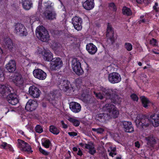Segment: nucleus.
<instances>
[{
	"label": "nucleus",
	"instance_id": "2eb2a0df",
	"mask_svg": "<svg viewBox=\"0 0 159 159\" xmlns=\"http://www.w3.org/2000/svg\"><path fill=\"white\" fill-rule=\"evenodd\" d=\"M79 144L83 148L88 149L89 150V152L92 155L94 154L96 152L94 145L92 142H89L88 144L82 143H80Z\"/></svg>",
	"mask_w": 159,
	"mask_h": 159
},
{
	"label": "nucleus",
	"instance_id": "052dcab7",
	"mask_svg": "<svg viewBox=\"0 0 159 159\" xmlns=\"http://www.w3.org/2000/svg\"><path fill=\"white\" fill-rule=\"evenodd\" d=\"M49 101L51 103H52V104H53V105H54V102H53V101H54L53 100V101H52V100H49Z\"/></svg>",
	"mask_w": 159,
	"mask_h": 159
},
{
	"label": "nucleus",
	"instance_id": "4c0bfd02",
	"mask_svg": "<svg viewBox=\"0 0 159 159\" xmlns=\"http://www.w3.org/2000/svg\"><path fill=\"white\" fill-rule=\"evenodd\" d=\"M86 50H97V48L92 43H90L86 45Z\"/></svg>",
	"mask_w": 159,
	"mask_h": 159
},
{
	"label": "nucleus",
	"instance_id": "a18cd8bd",
	"mask_svg": "<svg viewBox=\"0 0 159 159\" xmlns=\"http://www.w3.org/2000/svg\"><path fill=\"white\" fill-rule=\"evenodd\" d=\"M131 98L134 101H137L138 100V96L135 94H132L131 95Z\"/></svg>",
	"mask_w": 159,
	"mask_h": 159
},
{
	"label": "nucleus",
	"instance_id": "f3484780",
	"mask_svg": "<svg viewBox=\"0 0 159 159\" xmlns=\"http://www.w3.org/2000/svg\"><path fill=\"white\" fill-rule=\"evenodd\" d=\"M70 108L73 112L75 113L79 112L81 109L80 104L74 102H72L70 103Z\"/></svg>",
	"mask_w": 159,
	"mask_h": 159
},
{
	"label": "nucleus",
	"instance_id": "13d9d810",
	"mask_svg": "<svg viewBox=\"0 0 159 159\" xmlns=\"http://www.w3.org/2000/svg\"><path fill=\"white\" fill-rule=\"evenodd\" d=\"M156 7L154 5L153 6V9L155 10L156 11V12H158V10L157 9V8L156 7Z\"/></svg>",
	"mask_w": 159,
	"mask_h": 159
},
{
	"label": "nucleus",
	"instance_id": "69168bd1",
	"mask_svg": "<svg viewBox=\"0 0 159 159\" xmlns=\"http://www.w3.org/2000/svg\"><path fill=\"white\" fill-rule=\"evenodd\" d=\"M116 159H121V158L119 157H117Z\"/></svg>",
	"mask_w": 159,
	"mask_h": 159
},
{
	"label": "nucleus",
	"instance_id": "9b49d317",
	"mask_svg": "<svg viewBox=\"0 0 159 159\" xmlns=\"http://www.w3.org/2000/svg\"><path fill=\"white\" fill-rule=\"evenodd\" d=\"M34 76L40 80H44L47 77V74L42 70L37 69L34 70L33 71Z\"/></svg>",
	"mask_w": 159,
	"mask_h": 159
},
{
	"label": "nucleus",
	"instance_id": "c85d7f7f",
	"mask_svg": "<svg viewBox=\"0 0 159 159\" xmlns=\"http://www.w3.org/2000/svg\"><path fill=\"white\" fill-rule=\"evenodd\" d=\"M68 120L75 126H78L80 124V121L74 117H69Z\"/></svg>",
	"mask_w": 159,
	"mask_h": 159
},
{
	"label": "nucleus",
	"instance_id": "6e6d98bb",
	"mask_svg": "<svg viewBox=\"0 0 159 159\" xmlns=\"http://www.w3.org/2000/svg\"><path fill=\"white\" fill-rule=\"evenodd\" d=\"M135 146L137 148H139L140 147V144L139 142L137 141L135 143Z\"/></svg>",
	"mask_w": 159,
	"mask_h": 159
},
{
	"label": "nucleus",
	"instance_id": "7ed1b4c3",
	"mask_svg": "<svg viewBox=\"0 0 159 159\" xmlns=\"http://www.w3.org/2000/svg\"><path fill=\"white\" fill-rule=\"evenodd\" d=\"M0 93L2 94L6 93H9L7 97V99L8 102L11 105H15L18 103V96L15 93L13 89L11 86L8 85H1L0 86Z\"/></svg>",
	"mask_w": 159,
	"mask_h": 159
},
{
	"label": "nucleus",
	"instance_id": "f704fd0d",
	"mask_svg": "<svg viewBox=\"0 0 159 159\" xmlns=\"http://www.w3.org/2000/svg\"><path fill=\"white\" fill-rule=\"evenodd\" d=\"M51 47L53 50H57L60 48L61 45L57 42H54L52 43Z\"/></svg>",
	"mask_w": 159,
	"mask_h": 159
},
{
	"label": "nucleus",
	"instance_id": "dca6fc26",
	"mask_svg": "<svg viewBox=\"0 0 159 159\" xmlns=\"http://www.w3.org/2000/svg\"><path fill=\"white\" fill-rule=\"evenodd\" d=\"M120 123L123 124L125 132L131 133L134 131V128L131 122L124 121L120 122Z\"/></svg>",
	"mask_w": 159,
	"mask_h": 159
},
{
	"label": "nucleus",
	"instance_id": "4468645a",
	"mask_svg": "<svg viewBox=\"0 0 159 159\" xmlns=\"http://www.w3.org/2000/svg\"><path fill=\"white\" fill-rule=\"evenodd\" d=\"M38 106L37 102L33 100H29L26 103L25 109L28 111H32L35 110Z\"/></svg>",
	"mask_w": 159,
	"mask_h": 159
},
{
	"label": "nucleus",
	"instance_id": "f8f14e48",
	"mask_svg": "<svg viewBox=\"0 0 159 159\" xmlns=\"http://www.w3.org/2000/svg\"><path fill=\"white\" fill-rule=\"evenodd\" d=\"M72 23L76 30L79 31L82 29L81 24L82 21V19L81 18L75 16L72 19Z\"/></svg>",
	"mask_w": 159,
	"mask_h": 159
},
{
	"label": "nucleus",
	"instance_id": "8fccbe9b",
	"mask_svg": "<svg viewBox=\"0 0 159 159\" xmlns=\"http://www.w3.org/2000/svg\"><path fill=\"white\" fill-rule=\"evenodd\" d=\"M61 123L62 125V127L63 128L66 129L67 128L68 125L66 124H65L63 120H61Z\"/></svg>",
	"mask_w": 159,
	"mask_h": 159
},
{
	"label": "nucleus",
	"instance_id": "7c9ffc66",
	"mask_svg": "<svg viewBox=\"0 0 159 159\" xmlns=\"http://www.w3.org/2000/svg\"><path fill=\"white\" fill-rule=\"evenodd\" d=\"M2 148H4L8 150L11 151H13V149L11 146L7 143L4 142L2 143L1 145Z\"/></svg>",
	"mask_w": 159,
	"mask_h": 159
},
{
	"label": "nucleus",
	"instance_id": "603ef678",
	"mask_svg": "<svg viewBox=\"0 0 159 159\" xmlns=\"http://www.w3.org/2000/svg\"><path fill=\"white\" fill-rule=\"evenodd\" d=\"M78 149L77 152V154L79 156H81L83 154L82 151L80 148H79Z\"/></svg>",
	"mask_w": 159,
	"mask_h": 159
},
{
	"label": "nucleus",
	"instance_id": "79ce46f5",
	"mask_svg": "<svg viewBox=\"0 0 159 159\" xmlns=\"http://www.w3.org/2000/svg\"><path fill=\"white\" fill-rule=\"evenodd\" d=\"M125 48L127 50H132V44L129 43H125Z\"/></svg>",
	"mask_w": 159,
	"mask_h": 159
},
{
	"label": "nucleus",
	"instance_id": "20e7f679",
	"mask_svg": "<svg viewBox=\"0 0 159 159\" xmlns=\"http://www.w3.org/2000/svg\"><path fill=\"white\" fill-rule=\"evenodd\" d=\"M131 117L134 120L136 126L140 129L143 128L149 125L147 122L148 119L141 115L138 114L136 112L134 113V115L132 114Z\"/></svg>",
	"mask_w": 159,
	"mask_h": 159
},
{
	"label": "nucleus",
	"instance_id": "6e6552de",
	"mask_svg": "<svg viewBox=\"0 0 159 159\" xmlns=\"http://www.w3.org/2000/svg\"><path fill=\"white\" fill-rule=\"evenodd\" d=\"M17 146L21 150L28 153H32L33 152L30 146L22 140L18 139Z\"/></svg>",
	"mask_w": 159,
	"mask_h": 159
},
{
	"label": "nucleus",
	"instance_id": "a211bd4d",
	"mask_svg": "<svg viewBox=\"0 0 159 159\" xmlns=\"http://www.w3.org/2000/svg\"><path fill=\"white\" fill-rule=\"evenodd\" d=\"M6 69L9 72H12L16 69V64L15 61L13 60H10L6 65Z\"/></svg>",
	"mask_w": 159,
	"mask_h": 159
},
{
	"label": "nucleus",
	"instance_id": "5701e85b",
	"mask_svg": "<svg viewBox=\"0 0 159 159\" xmlns=\"http://www.w3.org/2000/svg\"><path fill=\"white\" fill-rule=\"evenodd\" d=\"M94 0H87L83 4L84 7L87 10H90L94 7Z\"/></svg>",
	"mask_w": 159,
	"mask_h": 159
},
{
	"label": "nucleus",
	"instance_id": "864d4df0",
	"mask_svg": "<svg viewBox=\"0 0 159 159\" xmlns=\"http://www.w3.org/2000/svg\"><path fill=\"white\" fill-rule=\"evenodd\" d=\"M42 7L41 4L39 3L38 6V9L39 10V12H42L43 11Z\"/></svg>",
	"mask_w": 159,
	"mask_h": 159
},
{
	"label": "nucleus",
	"instance_id": "ddd939ff",
	"mask_svg": "<svg viewBox=\"0 0 159 159\" xmlns=\"http://www.w3.org/2000/svg\"><path fill=\"white\" fill-rule=\"evenodd\" d=\"M40 93V90L36 86H32L29 87V93L32 97L38 98L39 97Z\"/></svg>",
	"mask_w": 159,
	"mask_h": 159
},
{
	"label": "nucleus",
	"instance_id": "ea45409f",
	"mask_svg": "<svg viewBox=\"0 0 159 159\" xmlns=\"http://www.w3.org/2000/svg\"><path fill=\"white\" fill-rule=\"evenodd\" d=\"M36 131L39 133H41L43 131L42 127L39 125H37L35 127Z\"/></svg>",
	"mask_w": 159,
	"mask_h": 159
},
{
	"label": "nucleus",
	"instance_id": "412c9836",
	"mask_svg": "<svg viewBox=\"0 0 159 159\" xmlns=\"http://www.w3.org/2000/svg\"><path fill=\"white\" fill-rule=\"evenodd\" d=\"M109 34H111L112 35V37H110V39L111 41V43L113 44L115 40V39L113 37L114 32L112 30L111 25L109 23H108L107 29L106 36L107 37L109 36Z\"/></svg>",
	"mask_w": 159,
	"mask_h": 159
},
{
	"label": "nucleus",
	"instance_id": "a19ab883",
	"mask_svg": "<svg viewBox=\"0 0 159 159\" xmlns=\"http://www.w3.org/2000/svg\"><path fill=\"white\" fill-rule=\"evenodd\" d=\"M92 130L97 132L98 134H101L102 133L104 130L102 128H99V129H96V128H93Z\"/></svg>",
	"mask_w": 159,
	"mask_h": 159
},
{
	"label": "nucleus",
	"instance_id": "c03bdc74",
	"mask_svg": "<svg viewBox=\"0 0 159 159\" xmlns=\"http://www.w3.org/2000/svg\"><path fill=\"white\" fill-rule=\"evenodd\" d=\"M149 43L150 44L152 45L153 46L157 45V40L154 38L152 39L150 41Z\"/></svg>",
	"mask_w": 159,
	"mask_h": 159
},
{
	"label": "nucleus",
	"instance_id": "cd10ccee",
	"mask_svg": "<svg viewBox=\"0 0 159 159\" xmlns=\"http://www.w3.org/2000/svg\"><path fill=\"white\" fill-rule=\"evenodd\" d=\"M146 140L147 141V144L150 146H152L155 142V138L154 137L153 135H150L146 138Z\"/></svg>",
	"mask_w": 159,
	"mask_h": 159
},
{
	"label": "nucleus",
	"instance_id": "3c124183",
	"mask_svg": "<svg viewBox=\"0 0 159 159\" xmlns=\"http://www.w3.org/2000/svg\"><path fill=\"white\" fill-rule=\"evenodd\" d=\"M88 51L89 54L93 55L96 52L97 50H88Z\"/></svg>",
	"mask_w": 159,
	"mask_h": 159
},
{
	"label": "nucleus",
	"instance_id": "2f4dec72",
	"mask_svg": "<svg viewBox=\"0 0 159 159\" xmlns=\"http://www.w3.org/2000/svg\"><path fill=\"white\" fill-rule=\"evenodd\" d=\"M50 131L54 134L57 135L60 132L59 130L56 127L53 125H51L49 128Z\"/></svg>",
	"mask_w": 159,
	"mask_h": 159
},
{
	"label": "nucleus",
	"instance_id": "f257e3e1",
	"mask_svg": "<svg viewBox=\"0 0 159 159\" xmlns=\"http://www.w3.org/2000/svg\"><path fill=\"white\" fill-rule=\"evenodd\" d=\"M99 90L100 91L96 93L94 92L96 97L98 98L102 99L104 98L109 99L111 102L115 104H120L122 101V99L119 98L115 93H113L112 90H107L102 87H100Z\"/></svg>",
	"mask_w": 159,
	"mask_h": 159
},
{
	"label": "nucleus",
	"instance_id": "338daca9",
	"mask_svg": "<svg viewBox=\"0 0 159 159\" xmlns=\"http://www.w3.org/2000/svg\"><path fill=\"white\" fill-rule=\"evenodd\" d=\"M144 79H146V75H144Z\"/></svg>",
	"mask_w": 159,
	"mask_h": 159
},
{
	"label": "nucleus",
	"instance_id": "f03ea898",
	"mask_svg": "<svg viewBox=\"0 0 159 159\" xmlns=\"http://www.w3.org/2000/svg\"><path fill=\"white\" fill-rule=\"evenodd\" d=\"M102 110L105 112L100 114L98 116L97 119L99 120L102 118L108 119L113 117L116 118L119 114V111L115 106L111 104H106L103 107Z\"/></svg>",
	"mask_w": 159,
	"mask_h": 159
},
{
	"label": "nucleus",
	"instance_id": "4d7b16f0",
	"mask_svg": "<svg viewBox=\"0 0 159 159\" xmlns=\"http://www.w3.org/2000/svg\"><path fill=\"white\" fill-rule=\"evenodd\" d=\"M73 151L74 152H77V151L78 150V149L76 147H74L73 148Z\"/></svg>",
	"mask_w": 159,
	"mask_h": 159
},
{
	"label": "nucleus",
	"instance_id": "b1692460",
	"mask_svg": "<svg viewBox=\"0 0 159 159\" xmlns=\"http://www.w3.org/2000/svg\"><path fill=\"white\" fill-rule=\"evenodd\" d=\"M45 18L49 20H52L55 18V13L52 10H45L44 12Z\"/></svg>",
	"mask_w": 159,
	"mask_h": 159
},
{
	"label": "nucleus",
	"instance_id": "09e8293b",
	"mask_svg": "<svg viewBox=\"0 0 159 159\" xmlns=\"http://www.w3.org/2000/svg\"><path fill=\"white\" fill-rule=\"evenodd\" d=\"M111 136L115 140L119 139L120 136L118 134H114V135H112Z\"/></svg>",
	"mask_w": 159,
	"mask_h": 159
},
{
	"label": "nucleus",
	"instance_id": "bb28decb",
	"mask_svg": "<svg viewBox=\"0 0 159 159\" xmlns=\"http://www.w3.org/2000/svg\"><path fill=\"white\" fill-rule=\"evenodd\" d=\"M141 99L143 107L145 108H147L151 104V102L145 97H141Z\"/></svg>",
	"mask_w": 159,
	"mask_h": 159
},
{
	"label": "nucleus",
	"instance_id": "c9c22d12",
	"mask_svg": "<svg viewBox=\"0 0 159 159\" xmlns=\"http://www.w3.org/2000/svg\"><path fill=\"white\" fill-rule=\"evenodd\" d=\"M52 4V2L49 1L44 3V8H45V10H52V7L51 5Z\"/></svg>",
	"mask_w": 159,
	"mask_h": 159
},
{
	"label": "nucleus",
	"instance_id": "4be33fe9",
	"mask_svg": "<svg viewBox=\"0 0 159 159\" xmlns=\"http://www.w3.org/2000/svg\"><path fill=\"white\" fill-rule=\"evenodd\" d=\"M4 42V46L5 49H14L16 48L15 46L13 45L11 40L10 38H5Z\"/></svg>",
	"mask_w": 159,
	"mask_h": 159
},
{
	"label": "nucleus",
	"instance_id": "423d86ee",
	"mask_svg": "<svg viewBox=\"0 0 159 159\" xmlns=\"http://www.w3.org/2000/svg\"><path fill=\"white\" fill-rule=\"evenodd\" d=\"M72 67L73 71L78 75H81L84 72L80 62L76 58L73 59L72 60Z\"/></svg>",
	"mask_w": 159,
	"mask_h": 159
},
{
	"label": "nucleus",
	"instance_id": "58836bf2",
	"mask_svg": "<svg viewBox=\"0 0 159 159\" xmlns=\"http://www.w3.org/2000/svg\"><path fill=\"white\" fill-rule=\"evenodd\" d=\"M39 150L41 153L45 156H47L50 153L49 152L42 149L41 147L39 148Z\"/></svg>",
	"mask_w": 159,
	"mask_h": 159
},
{
	"label": "nucleus",
	"instance_id": "9d476101",
	"mask_svg": "<svg viewBox=\"0 0 159 159\" xmlns=\"http://www.w3.org/2000/svg\"><path fill=\"white\" fill-rule=\"evenodd\" d=\"M15 30L16 34L19 33L20 35L21 36H26L27 34V30L25 27L20 23H17Z\"/></svg>",
	"mask_w": 159,
	"mask_h": 159
},
{
	"label": "nucleus",
	"instance_id": "680f3d73",
	"mask_svg": "<svg viewBox=\"0 0 159 159\" xmlns=\"http://www.w3.org/2000/svg\"><path fill=\"white\" fill-rule=\"evenodd\" d=\"M138 64V65H139V66H142V64L141 62H139Z\"/></svg>",
	"mask_w": 159,
	"mask_h": 159
},
{
	"label": "nucleus",
	"instance_id": "e2e57ef3",
	"mask_svg": "<svg viewBox=\"0 0 159 159\" xmlns=\"http://www.w3.org/2000/svg\"><path fill=\"white\" fill-rule=\"evenodd\" d=\"M155 6L157 7L158 6V3L157 2H156L155 4Z\"/></svg>",
	"mask_w": 159,
	"mask_h": 159
},
{
	"label": "nucleus",
	"instance_id": "bf43d9fd",
	"mask_svg": "<svg viewBox=\"0 0 159 159\" xmlns=\"http://www.w3.org/2000/svg\"><path fill=\"white\" fill-rule=\"evenodd\" d=\"M139 22L144 23L145 22V20L144 19H143L141 20H140Z\"/></svg>",
	"mask_w": 159,
	"mask_h": 159
},
{
	"label": "nucleus",
	"instance_id": "c756f323",
	"mask_svg": "<svg viewBox=\"0 0 159 159\" xmlns=\"http://www.w3.org/2000/svg\"><path fill=\"white\" fill-rule=\"evenodd\" d=\"M70 82L67 80H61V83L58 85H61L63 89L65 88L66 89H68Z\"/></svg>",
	"mask_w": 159,
	"mask_h": 159
},
{
	"label": "nucleus",
	"instance_id": "0eeeda50",
	"mask_svg": "<svg viewBox=\"0 0 159 159\" xmlns=\"http://www.w3.org/2000/svg\"><path fill=\"white\" fill-rule=\"evenodd\" d=\"M52 60L50 63V69L51 70H56L60 69L62 66V61L60 58H55Z\"/></svg>",
	"mask_w": 159,
	"mask_h": 159
},
{
	"label": "nucleus",
	"instance_id": "473e14b6",
	"mask_svg": "<svg viewBox=\"0 0 159 159\" xmlns=\"http://www.w3.org/2000/svg\"><path fill=\"white\" fill-rule=\"evenodd\" d=\"M42 145L46 148H48L51 143L50 141L48 139H43L42 140Z\"/></svg>",
	"mask_w": 159,
	"mask_h": 159
},
{
	"label": "nucleus",
	"instance_id": "1a4fd4ad",
	"mask_svg": "<svg viewBox=\"0 0 159 159\" xmlns=\"http://www.w3.org/2000/svg\"><path fill=\"white\" fill-rule=\"evenodd\" d=\"M108 79L110 82L114 84L120 82L121 80V77L120 75L118 73L113 72L109 75Z\"/></svg>",
	"mask_w": 159,
	"mask_h": 159
},
{
	"label": "nucleus",
	"instance_id": "de8ad7c7",
	"mask_svg": "<svg viewBox=\"0 0 159 159\" xmlns=\"http://www.w3.org/2000/svg\"><path fill=\"white\" fill-rule=\"evenodd\" d=\"M68 134L71 137H74L77 135V132H69L68 133Z\"/></svg>",
	"mask_w": 159,
	"mask_h": 159
},
{
	"label": "nucleus",
	"instance_id": "37998d69",
	"mask_svg": "<svg viewBox=\"0 0 159 159\" xmlns=\"http://www.w3.org/2000/svg\"><path fill=\"white\" fill-rule=\"evenodd\" d=\"M109 6L111 7V9L113 11H116L117 10V8L116 6L115 5L114 3H111L109 4Z\"/></svg>",
	"mask_w": 159,
	"mask_h": 159
},
{
	"label": "nucleus",
	"instance_id": "393cba45",
	"mask_svg": "<svg viewBox=\"0 0 159 159\" xmlns=\"http://www.w3.org/2000/svg\"><path fill=\"white\" fill-rule=\"evenodd\" d=\"M53 55L49 50H44L43 58L45 60L48 61H50L52 60Z\"/></svg>",
	"mask_w": 159,
	"mask_h": 159
},
{
	"label": "nucleus",
	"instance_id": "72a5a7b5",
	"mask_svg": "<svg viewBox=\"0 0 159 159\" xmlns=\"http://www.w3.org/2000/svg\"><path fill=\"white\" fill-rule=\"evenodd\" d=\"M122 13L124 15L129 16L131 15V11L130 9L126 7H124L122 10Z\"/></svg>",
	"mask_w": 159,
	"mask_h": 159
},
{
	"label": "nucleus",
	"instance_id": "e433bc0d",
	"mask_svg": "<svg viewBox=\"0 0 159 159\" xmlns=\"http://www.w3.org/2000/svg\"><path fill=\"white\" fill-rule=\"evenodd\" d=\"M115 150V147H110L108 149V151L109 152L110 151V152L109 153V155L112 157H113L114 156H115L116 154Z\"/></svg>",
	"mask_w": 159,
	"mask_h": 159
},
{
	"label": "nucleus",
	"instance_id": "aec40b11",
	"mask_svg": "<svg viewBox=\"0 0 159 159\" xmlns=\"http://www.w3.org/2000/svg\"><path fill=\"white\" fill-rule=\"evenodd\" d=\"M150 120L152 121L153 125L157 127L159 126V114H153L150 117Z\"/></svg>",
	"mask_w": 159,
	"mask_h": 159
},
{
	"label": "nucleus",
	"instance_id": "a878e982",
	"mask_svg": "<svg viewBox=\"0 0 159 159\" xmlns=\"http://www.w3.org/2000/svg\"><path fill=\"white\" fill-rule=\"evenodd\" d=\"M22 4L24 9L28 10L32 7V3L30 0H22Z\"/></svg>",
	"mask_w": 159,
	"mask_h": 159
},
{
	"label": "nucleus",
	"instance_id": "49530a36",
	"mask_svg": "<svg viewBox=\"0 0 159 159\" xmlns=\"http://www.w3.org/2000/svg\"><path fill=\"white\" fill-rule=\"evenodd\" d=\"M4 79L3 71L1 69H0V81H3Z\"/></svg>",
	"mask_w": 159,
	"mask_h": 159
},
{
	"label": "nucleus",
	"instance_id": "5fc2aeb1",
	"mask_svg": "<svg viewBox=\"0 0 159 159\" xmlns=\"http://www.w3.org/2000/svg\"><path fill=\"white\" fill-rule=\"evenodd\" d=\"M17 133L18 134H21V135L24 136L25 135L24 132L23 131H22V130H20L18 131Z\"/></svg>",
	"mask_w": 159,
	"mask_h": 159
},
{
	"label": "nucleus",
	"instance_id": "6ab92c4d",
	"mask_svg": "<svg viewBox=\"0 0 159 159\" xmlns=\"http://www.w3.org/2000/svg\"><path fill=\"white\" fill-rule=\"evenodd\" d=\"M11 79L17 85L23 84V80L20 75L18 74H15L13 76H11Z\"/></svg>",
	"mask_w": 159,
	"mask_h": 159
},
{
	"label": "nucleus",
	"instance_id": "774afa93",
	"mask_svg": "<svg viewBox=\"0 0 159 159\" xmlns=\"http://www.w3.org/2000/svg\"><path fill=\"white\" fill-rule=\"evenodd\" d=\"M146 68H147V67L146 66H144L143 68V69H145Z\"/></svg>",
	"mask_w": 159,
	"mask_h": 159
},
{
	"label": "nucleus",
	"instance_id": "0e129e2a",
	"mask_svg": "<svg viewBox=\"0 0 159 159\" xmlns=\"http://www.w3.org/2000/svg\"><path fill=\"white\" fill-rule=\"evenodd\" d=\"M144 17V16H141L140 17V18L142 19V18H143Z\"/></svg>",
	"mask_w": 159,
	"mask_h": 159
},
{
	"label": "nucleus",
	"instance_id": "39448f33",
	"mask_svg": "<svg viewBox=\"0 0 159 159\" xmlns=\"http://www.w3.org/2000/svg\"><path fill=\"white\" fill-rule=\"evenodd\" d=\"M36 34L37 37L43 42H47L50 39L48 32L43 26H40L37 28Z\"/></svg>",
	"mask_w": 159,
	"mask_h": 159
}]
</instances>
